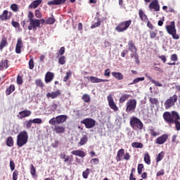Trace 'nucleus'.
Masks as SVG:
<instances>
[{
    "label": "nucleus",
    "instance_id": "f257e3e1",
    "mask_svg": "<svg viewBox=\"0 0 180 180\" xmlns=\"http://www.w3.org/2000/svg\"><path fill=\"white\" fill-rule=\"evenodd\" d=\"M163 119L168 124H175V129L177 131L180 130V115L176 111L168 112L163 113Z\"/></svg>",
    "mask_w": 180,
    "mask_h": 180
},
{
    "label": "nucleus",
    "instance_id": "f03ea898",
    "mask_svg": "<svg viewBox=\"0 0 180 180\" xmlns=\"http://www.w3.org/2000/svg\"><path fill=\"white\" fill-rule=\"evenodd\" d=\"M29 140V135L27 131H22L17 136V146L18 147H23V146L27 144Z\"/></svg>",
    "mask_w": 180,
    "mask_h": 180
},
{
    "label": "nucleus",
    "instance_id": "7ed1b4c3",
    "mask_svg": "<svg viewBox=\"0 0 180 180\" xmlns=\"http://www.w3.org/2000/svg\"><path fill=\"white\" fill-rule=\"evenodd\" d=\"M130 26H131V20L122 21L115 27V30L118 33H123V32H126Z\"/></svg>",
    "mask_w": 180,
    "mask_h": 180
},
{
    "label": "nucleus",
    "instance_id": "20e7f679",
    "mask_svg": "<svg viewBox=\"0 0 180 180\" xmlns=\"http://www.w3.org/2000/svg\"><path fill=\"white\" fill-rule=\"evenodd\" d=\"M129 124L134 130H143V127H144L141 120L136 117H131Z\"/></svg>",
    "mask_w": 180,
    "mask_h": 180
},
{
    "label": "nucleus",
    "instance_id": "39448f33",
    "mask_svg": "<svg viewBox=\"0 0 180 180\" xmlns=\"http://www.w3.org/2000/svg\"><path fill=\"white\" fill-rule=\"evenodd\" d=\"M67 119H68V116L65 115H60L51 118L49 121V123L51 125L62 124V123H65V122H67Z\"/></svg>",
    "mask_w": 180,
    "mask_h": 180
},
{
    "label": "nucleus",
    "instance_id": "423d86ee",
    "mask_svg": "<svg viewBox=\"0 0 180 180\" xmlns=\"http://www.w3.org/2000/svg\"><path fill=\"white\" fill-rule=\"evenodd\" d=\"M136 108H137V100L131 98L126 103L125 111L127 113H134L136 112Z\"/></svg>",
    "mask_w": 180,
    "mask_h": 180
},
{
    "label": "nucleus",
    "instance_id": "0eeeda50",
    "mask_svg": "<svg viewBox=\"0 0 180 180\" xmlns=\"http://www.w3.org/2000/svg\"><path fill=\"white\" fill-rule=\"evenodd\" d=\"M166 30L169 34L172 36L174 40L179 39V35L176 34V29L175 28V21H171L169 25L166 26Z\"/></svg>",
    "mask_w": 180,
    "mask_h": 180
},
{
    "label": "nucleus",
    "instance_id": "6e6552de",
    "mask_svg": "<svg viewBox=\"0 0 180 180\" xmlns=\"http://www.w3.org/2000/svg\"><path fill=\"white\" fill-rule=\"evenodd\" d=\"M176 102H178V96L176 94L170 96L164 103L165 109H169L172 106H175Z\"/></svg>",
    "mask_w": 180,
    "mask_h": 180
},
{
    "label": "nucleus",
    "instance_id": "1a4fd4ad",
    "mask_svg": "<svg viewBox=\"0 0 180 180\" xmlns=\"http://www.w3.org/2000/svg\"><path fill=\"white\" fill-rule=\"evenodd\" d=\"M82 124H84L86 129H92L95 127V124H96V121L92 118H85L81 121Z\"/></svg>",
    "mask_w": 180,
    "mask_h": 180
},
{
    "label": "nucleus",
    "instance_id": "9d476101",
    "mask_svg": "<svg viewBox=\"0 0 180 180\" xmlns=\"http://www.w3.org/2000/svg\"><path fill=\"white\" fill-rule=\"evenodd\" d=\"M107 101L108 102V105L110 109H112L114 112H117V110H119V108L117 107V105H116V103H115V101H113V97L112 96V94H109L108 96Z\"/></svg>",
    "mask_w": 180,
    "mask_h": 180
},
{
    "label": "nucleus",
    "instance_id": "9b49d317",
    "mask_svg": "<svg viewBox=\"0 0 180 180\" xmlns=\"http://www.w3.org/2000/svg\"><path fill=\"white\" fill-rule=\"evenodd\" d=\"M13 15V14L12 13V12L8 11V10H4L2 14L0 15V20H1L2 22L5 20H9V19H11Z\"/></svg>",
    "mask_w": 180,
    "mask_h": 180
},
{
    "label": "nucleus",
    "instance_id": "f8f14e48",
    "mask_svg": "<svg viewBox=\"0 0 180 180\" xmlns=\"http://www.w3.org/2000/svg\"><path fill=\"white\" fill-rule=\"evenodd\" d=\"M40 27V20L37 19H34L30 21V25L28 26V30H37V28Z\"/></svg>",
    "mask_w": 180,
    "mask_h": 180
},
{
    "label": "nucleus",
    "instance_id": "ddd939ff",
    "mask_svg": "<svg viewBox=\"0 0 180 180\" xmlns=\"http://www.w3.org/2000/svg\"><path fill=\"white\" fill-rule=\"evenodd\" d=\"M87 79H90V82H92V84H98L99 82H109V79H99L94 76L87 77Z\"/></svg>",
    "mask_w": 180,
    "mask_h": 180
},
{
    "label": "nucleus",
    "instance_id": "4468645a",
    "mask_svg": "<svg viewBox=\"0 0 180 180\" xmlns=\"http://www.w3.org/2000/svg\"><path fill=\"white\" fill-rule=\"evenodd\" d=\"M30 115H32V111L30 110H24L18 113L17 117H18V119H23L25 117H29Z\"/></svg>",
    "mask_w": 180,
    "mask_h": 180
},
{
    "label": "nucleus",
    "instance_id": "2eb2a0df",
    "mask_svg": "<svg viewBox=\"0 0 180 180\" xmlns=\"http://www.w3.org/2000/svg\"><path fill=\"white\" fill-rule=\"evenodd\" d=\"M53 128V131L56 133V134H63V133L65 132V127L58 125V124H55Z\"/></svg>",
    "mask_w": 180,
    "mask_h": 180
},
{
    "label": "nucleus",
    "instance_id": "dca6fc26",
    "mask_svg": "<svg viewBox=\"0 0 180 180\" xmlns=\"http://www.w3.org/2000/svg\"><path fill=\"white\" fill-rule=\"evenodd\" d=\"M128 50H129L131 53H137V47H136L134 40H129L128 41Z\"/></svg>",
    "mask_w": 180,
    "mask_h": 180
},
{
    "label": "nucleus",
    "instance_id": "f3484780",
    "mask_svg": "<svg viewBox=\"0 0 180 180\" xmlns=\"http://www.w3.org/2000/svg\"><path fill=\"white\" fill-rule=\"evenodd\" d=\"M150 9H154L155 12L160 11V4H158V0H153L149 4Z\"/></svg>",
    "mask_w": 180,
    "mask_h": 180
},
{
    "label": "nucleus",
    "instance_id": "a211bd4d",
    "mask_svg": "<svg viewBox=\"0 0 180 180\" xmlns=\"http://www.w3.org/2000/svg\"><path fill=\"white\" fill-rule=\"evenodd\" d=\"M61 95V91L57 90L56 91H52L51 93H48L46 94V98H51V99H56V98H58Z\"/></svg>",
    "mask_w": 180,
    "mask_h": 180
},
{
    "label": "nucleus",
    "instance_id": "6ab92c4d",
    "mask_svg": "<svg viewBox=\"0 0 180 180\" xmlns=\"http://www.w3.org/2000/svg\"><path fill=\"white\" fill-rule=\"evenodd\" d=\"M22 47H23L22 39H18L15 46V53L17 54H20V53H22Z\"/></svg>",
    "mask_w": 180,
    "mask_h": 180
},
{
    "label": "nucleus",
    "instance_id": "aec40b11",
    "mask_svg": "<svg viewBox=\"0 0 180 180\" xmlns=\"http://www.w3.org/2000/svg\"><path fill=\"white\" fill-rule=\"evenodd\" d=\"M168 140V135L167 134H163L156 139V143L157 144H164L165 141Z\"/></svg>",
    "mask_w": 180,
    "mask_h": 180
},
{
    "label": "nucleus",
    "instance_id": "412c9836",
    "mask_svg": "<svg viewBox=\"0 0 180 180\" xmlns=\"http://www.w3.org/2000/svg\"><path fill=\"white\" fill-rule=\"evenodd\" d=\"M43 0H35L29 5V9H36L37 6L41 5Z\"/></svg>",
    "mask_w": 180,
    "mask_h": 180
},
{
    "label": "nucleus",
    "instance_id": "4be33fe9",
    "mask_svg": "<svg viewBox=\"0 0 180 180\" xmlns=\"http://www.w3.org/2000/svg\"><path fill=\"white\" fill-rule=\"evenodd\" d=\"M53 79H54V73L51 72H46L45 75V82L49 84V82H51Z\"/></svg>",
    "mask_w": 180,
    "mask_h": 180
},
{
    "label": "nucleus",
    "instance_id": "5701e85b",
    "mask_svg": "<svg viewBox=\"0 0 180 180\" xmlns=\"http://www.w3.org/2000/svg\"><path fill=\"white\" fill-rule=\"evenodd\" d=\"M124 155V150L123 148L120 149L117 153L116 161L117 162L123 160V156Z\"/></svg>",
    "mask_w": 180,
    "mask_h": 180
},
{
    "label": "nucleus",
    "instance_id": "b1692460",
    "mask_svg": "<svg viewBox=\"0 0 180 180\" xmlns=\"http://www.w3.org/2000/svg\"><path fill=\"white\" fill-rule=\"evenodd\" d=\"M71 153L73 155H77V157H81L82 158H84L86 154H85V152L82 150H73L71 152Z\"/></svg>",
    "mask_w": 180,
    "mask_h": 180
},
{
    "label": "nucleus",
    "instance_id": "393cba45",
    "mask_svg": "<svg viewBox=\"0 0 180 180\" xmlns=\"http://www.w3.org/2000/svg\"><path fill=\"white\" fill-rule=\"evenodd\" d=\"M65 1L67 0H53L49 1L47 4L49 5V6L51 5H62V4H65Z\"/></svg>",
    "mask_w": 180,
    "mask_h": 180
},
{
    "label": "nucleus",
    "instance_id": "a878e982",
    "mask_svg": "<svg viewBox=\"0 0 180 180\" xmlns=\"http://www.w3.org/2000/svg\"><path fill=\"white\" fill-rule=\"evenodd\" d=\"M9 60L8 59L3 60L0 62V71L1 70H4V68L6 69L9 67Z\"/></svg>",
    "mask_w": 180,
    "mask_h": 180
},
{
    "label": "nucleus",
    "instance_id": "bb28decb",
    "mask_svg": "<svg viewBox=\"0 0 180 180\" xmlns=\"http://www.w3.org/2000/svg\"><path fill=\"white\" fill-rule=\"evenodd\" d=\"M139 15L140 19L143 22H146V20H148V18L147 17L146 13H144V12L143 11L142 9H139Z\"/></svg>",
    "mask_w": 180,
    "mask_h": 180
},
{
    "label": "nucleus",
    "instance_id": "cd10ccee",
    "mask_svg": "<svg viewBox=\"0 0 180 180\" xmlns=\"http://www.w3.org/2000/svg\"><path fill=\"white\" fill-rule=\"evenodd\" d=\"M131 96L130 94H123L120 98V103H124Z\"/></svg>",
    "mask_w": 180,
    "mask_h": 180
},
{
    "label": "nucleus",
    "instance_id": "c85d7f7f",
    "mask_svg": "<svg viewBox=\"0 0 180 180\" xmlns=\"http://www.w3.org/2000/svg\"><path fill=\"white\" fill-rule=\"evenodd\" d=\"M143 161L148 165L151 164V158L150 157V154L148 153H146L143 155Z\"/></svg>",
    "mask_w": 180,
    "mask_h": 180
},
{
    "label": "nucleus",
    "instance_id": "c756f323",
    "mask_svg": "<svg viewBox=\"0 0 180 180\" xmlns=\"http://www.w3.org/2000/svg\"><path fill=\"white\" fill-rule=\"evenodd\" d=\"M111 74L112 77H114V78H115L116 79H118V81H121V79H123V74L119 72H112Z\"/></svg>",
    "mask_w": 180,
    "mask_h": 180
},
{
    "label": "nucleus",
    "instance_id": "7c9ffc66",
    "mask_svg": "<svg viewBox=\"0 0 180 180\" xmlns=\"http://www.w3.org/2000/svg\"><path fill=\"white\" fill-rule=\"evenodd\" d=\"M15 91V85L11 84L10 85L6 90V95H11L12 92Z\"/></svg>",
    "mask_w": 180,
    "mask_h": 180
},
{
    "label": "nucleus",
    "instance_id": "2f4dec72",
    "mask_svg": "<svg viewBox=\"0 0 180 180\" xmlns=\"http://www.w3.org/2000/svg\"><path fill=\"white\" fill-rule=\"evenodd\" d=\"M131 147H133V148H143L144 145H143L141 142H133Z\"/></svg>",
    "mask_w": 180,
    "mask_h": 180
},
{
    "label": "nucleus",
    "instance_id": "473e14b6",
    "mask_svg": "<svg viewBox=\"0 0 180 180\" xmlns=\"http://www.w3.org/2000/svg\"><path fill=\"white\" fill-rule=\"evenodd\" d=\"M87 141H88V136L84 135L83 137L81 138L79 142V145L84 146V144L86 143Z\"/></svg>",
    "mask_w": 180,
    "mask_h": 180
},
{
    "label": "nucleus",
    "instance_id": "72a5a7b5",
    "mask_svg": "<svg viewBox=\"0 0 180 180\" xmlns=\"http://www.w3.org/2000/svg\"><path fill=\"white\" fill-rule=\"evenodd\" d=\"M8 44V41L6 37H4L0 42V50H4V47Z\"/></svg>",
    "mask_w": 180,
    "mask_h": 180
},
{
    "label": "nucleus",
    "instance_id": "f704fd0d",
    "mask_svg": "<svg viewBox=\"0 0 180 180\" xmlns=\"http://www.w3.org/2000/svg\"><path fill=\"white\" fill-rule=\"evenodd\" d=\"M74 161V156L69 155L65 160L64 162H67L68 165H72V162Z\"/></svg>",
    "mask_w": 180,
    "mask_h": 180
},
{
    "label": "nucleus",
    "instance_id": "c9c22d12",
    "mask_svg": "<svg viewBox=\"0 0 180 180\" xmlns=\"http://www.w3.org/2000/svg\"><path fill=\"white\" fill-rule=\"evenodd\" d=\"M6 146H8V147H13V138H12V136L7 138Z\"/></svg>",
    "mask_w": 180,
    "mask_h": 180
},
{
    "label": "nucleus",
    "instance_id": "e433bc0d",
    "mask_svg": "<svg viewBox=\"0 0 180 180\" xmlns=\"http://www.w3.org/2000/svg\"><path fill=\"white\" fill-rule=\"evenodd\" d=\"M56 23V18L53 17H49L46 20V25H54Z\"/></svg>",
    "mask_w": 180,
    "mask_h": 180
},
{
    "label": "nucleus",
    "instance_id": "4c0bfd02",
    "mask_svg": "<svg viewBox=\"0 0 180 180\" xmlns=\"http://www.w3.org/2000/svg\"><path fill=\"white\" fill-rule=\"evenodd\" d=\"M82 99L85 102V103H89V102H91V96L86 94L82 96Z\"/></svg>",
    "mask_w": 180,
    "mask_h": 180
},
{
    "label": "nucleus",
    "instance_id": "58836bf2",
    "mask_svg": "<svg viewBox=\"0 0 180 180\" xmlns=\"http://www.w3.org/2000/svg\"><path fill=\"white\" fill-rule=\"evenodd\" d=\"M18 85H22L23 84V75H18L16 79Z\"/></svg>",
    "mask_w": 180,
    "mask_h": 180
},
{
    "label": "nucleus",
    "instance_id": "ea45409f",
    "mask_svg": "<svg viewBox=\"0 0 180 180\" xmlns=\"http://www.w3.org/2000/svg\"><path fill=\"white\" fill-rule=\"evenodd\" d=\"M165 153L164 152H160L156 157V162H160L164 158Z\"/></svg>",
    "mask_w": 180,
    "mask_h": 180
},
{
    "label": "nucleus",
    "instance_id": "a19ab883",
    "mask_svg": "<svg viewBox=\"0 0 180 180\" xmlns=\"http://www.w3.org/2000/svg\"><path fill=\"white\" fill-rule=\"evenodd\" d=\"M35 84L37 85V86H39V88H43V86H44V83H43L41 79H37L35 81Z\"/></svg>",
    "mask_w": 180,
    "mask_h": 180
},
{
    "label": "nucleus",
    "instance_id": "79ce46f5",
    "mask_svg": "<svg viewBox=\"0 0 180 180\" xmlns=\"http://www.w3.org/2000/svg\"><path fill=\"white\" fill-rule=\"evenodd\" d=\"M143 169H144V165H143L141 163L139 164L138 167H137V171H138L139 175H141V174L143 172Z\"/></svg>",
    "mask_w": 180,
    "mask_h": 180
},
{
    "label": "nucleus",
    "instance_id": "37998d69",
    "mask_svg": "<svg viewBox=\"0 0 180 180\" xmlns=\"http://www.w3.org/2000/svg\"><path fill=\"white\" fill-rule=\"evenodd\" d=\"M89 169H86L85 171L82 172V176L84 179H88V176H89Z\"/></svg>",
    "mask_w": 180,
    "mask_h": 180
},
{
    "label": "nucleus",
    "instance_id": "c03bdc74",
    "mask_svg": "<svg viewBox=\"0 0 180 180\" xmlns=\"http://www.w3.org/2000/svg\"><path fill=\"white\" fill-rule=\"evenodd\" d=\"M99 26H101V18L97 19V22L91 26V29H95V27H99Z\"/></svg>",
    "mask_w": 180,
    "mask_h": 180
},
{
    "label": "nucleus",
    "instance_id": "a18cd8bd",
    "mask_svg": "<svg viewBox=\"0 0 180 180\" xmlns=\"http://www.w3.org/2000/svg\"><path fill=\"white\" fill-rule=\"evenodd\" d=\"M30 174L32 176H36V168L33 164H31L30 165Z\"/></svg>",
    "mask_w": 180,
    "mask_h": 180
},
{
    "label": "nucleus",
    "instance_id": "49530a36",
    "mask_svg": "<svg viewBox=\"0 0 180 180\" xmlns=\"http://www.w3.org/2000/svg\"><path fill=\"white\" fill-rule=\"evenodd\" d=\"M29 68L30 70H33L34 68V60H33V58H31L29 60Z\"/></svg>",
    "mask_w": 180,
    "mask_h": 180
},
{
    "label": "nucleus",
    "instance_id": "de8ad7c7",
    "mask_svg": "<svg viewBox=\"0 0 180 180\" xmlns=\"http://www.w3.org/2000/svg\"><path fill=\"white\" fill-rule=\"evenodd\" d=\"M33 123V121L32 120H27L25 122L26 129H30L32 127V124Z\"/></svg>",
    "mask_w": 180,
    "mask_h": 180
},
{
    "label": "nucleus",
    "instance_id": "09e8293b",
    "mask_svg": "<svg viewBox=\"0 0 180 180\" xmlns=\"http://www.w3.org/2000/svg\"><path fill=\"white\" fill-rule=\"evenodd\" d=\"M149 102H150L152 105H158V98H150Z\"/></svg>",
    "mask_w": 180,
    "mask_h": 180
},
{
    "label": "nucleus",
    "instance_id": "8fccbe9b",
    "mask_svg": "<svg viewBox=\"0 0 180 180\" xmlns=\"http://www.w3.org/2000/svg\"><path fill=\"white\" fill-rule=\"evenodd\" d=\"M144 79H146L144 78V77H137V78L134 79L133 80V82H132L131 84H137V83L140 82V81H144Z\"/></svg>",
    "mask_w": 180,
    "mask_h": 180
},
{
    "label": "nucleus",
    "instance_id": "3c124183",
    "mask_svg": "<svg viewBox=\"0 0 180 180\" xmlns=\"http://www.w3.org/2000/svg\"><path fill=\"white\" fill-rule=\"evenodd\" d=\"M149 134L152 137H157L160 134L158 132H156L154 129H149Z\"/></svg>",
    "mask_w": 180,
    "mask_h": 180
},
{
    "label": "nucleus",
    "instance_id": "603ef678",
    "mask_svg": "<svg viewBox=\"0 0 180 180\" xmlns=\"http://www.w3.org/2000/svg\"><path fill=\"white\" fill-rule=\"evenodd\" d=\"M32 120V123H34L35 124H41V123H43V120H41V119L40 118H35Z\"/></svg>",
    "mask_w": 180,
    "mask_h": 180
},
{
    "label": "nucleus",
    "instance_id": "864d4df0",
    "mask_svg": "<svg viewBox=\"0 0 180 180\" xmlns=\"http://www.w3.org/2000/svg\"><path fill=\"white\" fill-rule=\"evenodd\" d=\"M71 70H69L66 72V75L63 78L64 82H67L68 79H69L70 77H71Z\"/></svg>",
    "mask_w": 180,
    "mask_h": 180
},
{
    "label": "nucleus",
    "instance_id": "5fc2aeb1",
    "mask_svg": "<svg viewBox=\"0 0 180 180\" xmlns=\"http://www.w3.org/2000/svg\"><path fill=\"white\" fill-rule=\"evenodd\" d=\"M150 33V39H155L157 37V30L155 31H149Z\"/></svg>",
    "mask_w": 180,
    "mask_h": 180
},
{
    "label": "nucleus",
    "instance_id": "6e6d98bb",
    "mask_svg": "<svg viewBox=\"0 0 180 180\" xmlns=\"http://www.w3.org/2000/svg\"><path fill=\"white\" fill-rule=\"evenodd\" d=\"M11 25L13 27H15V29H19V27H20V24H19V22L15 21V20H12L11 21Z\"/></svg>",
    "mask_w": 180,
    "mask_h": 180
},
{
    "label": "nucleus",
    "instance_id": "4d7b16f0",
    "mask_svg": "<svg viewBox=\"0 0 180 180\" xmlns=\"http://www.w3.org/2000/svg\"><path fill=\"white\" fill-rule=\"evenodd\" d=\"M58 63L61 65H64V64H65V56L60 57L59 59H58Z\"/></svg>",
    "mask_w": 180,
    "mask_h": 180
},
{
    "label": "nucleus",
    "instance_id": "13d9d810",
    "mask_svg": "<svg viewBox=\"0 0 180 180\" xmlns=\"http://www.w3.org/2000/svg\"><path fill=\"white\" fill-rule=\"evenodd\" d=\"M11 9L13 11V12H18L19 8H18V4H13L11 5Z\"/></svg>",
    "mask_w": 180,
    "mask_h": 180
},
{
    "label": "nucleus",
    "instance_id": "bf43d9fd",
    "mask_svg": "<svg viewBox=\"0 0 180 180\" xmlns=\"http://www.w3.org/2000/svg\"><path fill=\"white\" fill-rule=\"evenodd\" d=\"M18 175H19V171L15 170L13 172V180H18Z\"/></svg>",
    "mask_w": 180,
    "mask_h": 180
},
{
    "label": "nucleus",
    "instance_id": "052dcab7",
    "mask_svg": "<svg viewBox=\"0 0 180 180\" xmlns=\"http://www.w3.org/2000/svg\"><path fill=\"white\" fill-rule=\"evenodd\" d=\"M34 15H35L38 19L41 18L42 15H41V12H40V10H35Z\"/></svg>",
    "mask_w": 180,
    "mask_h": 180
},
{
    "label": "nucleus",
    "instance_id": "680f3d73",
    "mask_svg": "<svg viewBox=\"0 0 180 180\" xmlns=\"http://www.w3.org/2000/svg\"><path fill=\"white\" fill-rule=\"evenodd\" d=\"M90 163L93 165H96V164H99V160L98 158L91 159Z\"/></svg>",
    "mask_w": 180,
    "mask_h": 180
},
{
    "label": "nucleus",
    "instance_id": "e2e57ef3",
    "mask_svg": "<svg viewBox=\"0 0 180 180\" xmlns=\"http://www.w3.org/2000/svg\"><path fill=\"white\" fill-rule=\"evenodd\" d=\"M33 18H34V14H33V13L32 11H30L28 13V19H29L30 22H32V20H34Z\"/></svg>",
    "mask_w": 180,
    "mask_h": 180
},
{
    "label": "nucleus",
    "instance_id": "0e129e2a",
    "mask_svg": "<svg viewBox=\"0 0 180 180\" xmlns=\"http://www.w3.org/2000/svg\"><path fill=\"white\" fill-rule=\"evenodd\" d=\"M170 59L172 61H178V56L176 54L174 53L171 55Z\"/></svg>",
    "mask_w": 180,
    "mask_h": 180
},
{
    "label": "nucleus",
    "instance_id": "69168bd1",
    "mask_svg": "<svg viewBox=\"0 0 180 180\" xmlns=\"http://www.w3.org/2000/svg\"><path fill=\"white\" fill-rule=\"evenodd\" d=\"M10 168L11 171H15V162L13 160H10Z\"/></svg>",
    "mask_w": 180,
    "mask_h": 180
},
{
    "label": "nucleus",
    "instance_id": "338daca9",
    "mask_svg": "<svg viewBox=\"0 0 180 180\" xmlns=\"http://www.w3.org/2000/svg\"><path fill=\"white\" fill-rule=\"evenodd\" d=\"M60 144V141H55L54 143H51V146L53 148H57Z\"/></svg>",
    "mask_w": 180,
    "mask_h": 180
},
{
    "label": "nucleus",
    "instance_id": "774afa93",
    "mask_svg": "<svg viewBox=\"0 0 180 180\" xmlns=\"http://www.w3.org/2000/svg\"><path fill=\"white\" fill-rule=\"evenodd\" d=\"M165 174V171L164 169H160L159 172H158L156 176H162Z\"/></svg>",
    "mask_w": 180,
    "mask_h": 180
}]
</instances>
